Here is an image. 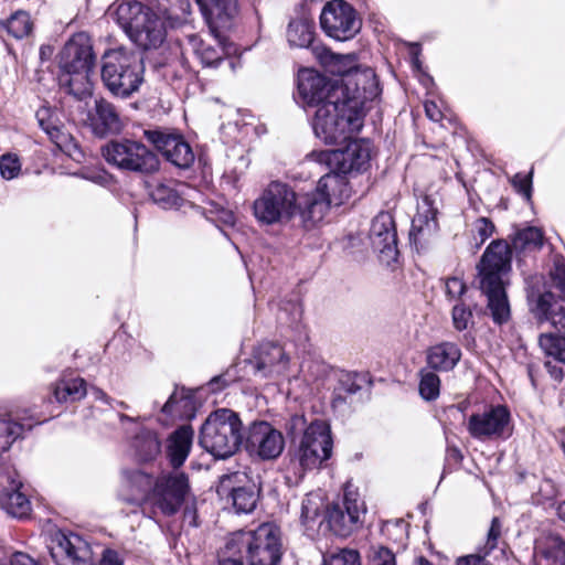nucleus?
<instances>
[{"label": "nucleus", "instance_id": "f257e3e1", "mask_svg": "<svg viewBox=\"0 0 565 565\" xmlns=\"http://www.w3.org/2000/svg\"><path fill=\"white\" fill-rule=\"evenodd\" d=\"M354 86L343 95H331L315 113L312 128L315 135L327 145L348 140L363 127L366 103L380 94L379 83L373 71L355 73Z\"/></svg>", "mask_w": 565, "mask_h": 565}, {"label": "nucleus", "instance_id": "f03ea898", "mask_svg": "<svg viewBox=\"0 0 565 565\" xmlns=\"http://www.w3.org/2000/svg\"><path fill=\"white\" fill-rule=\"evenodd\" d=\"M327 203L315 195H298L287 183L271 181L252 205L253 215L260 226L298 223L306 230L322 221Z\"/></svg>", "mask_w": 565, "mask_h": 565}, {"label": "nucleus", "instance_id": "7ed1b4c3", "mask_svg": "<svg viewBox=\"0 0 565 565\" xmlns=\"http://www.w3.org/2000/svg\"><path fill=\"white\" fill-rule=\"evenodd\" d=\"M212 33L211 40H203L196 34L186 36L189 49L203 66L217 67L228 55V49L221 35L223 30L232 26L237 13V0H195Z\"/></svg>", "mask_w": 565, "mask_h": 565}, {"label": "nucleus", "instance_id": "20e7f679", "mask_svg": "<svg viewBox=\"0 0 565 565\" xmlns=\"http://www.w3.org/2000/svg\"><path fill=\"white\" fill-rule=\"evenodd\" d=\"M286 431L295 446L294 459L302 470L318 469L331 458L333 438L328 422L308 423L303 415H294L286 424Z\"/></svg>", "mask_w": 565, "mask_h": 565}, {"label": "nucleus", "instance_id": "39448f33", "mask_svg": "<svg viewBox=\"0 0 565 565\" xmlns=\"http://www.w3.org/2000/svg\"><path fill=\"white\" fill-rule=\"evenodd\" d=\"M480 287L488 298V308L495 323L510 318V306L505 292L504 276L511 269V249L507 242L494 241L482 255L478 266Z\"/></svg>", "mask_w": 565, "mask_h": 565}, {"label": "nucleus", "instance_id": "423d86ee", "mask_svg": "<svg viewBox=\"0 0 565 565\" xmlns=\"http://www.w3.org/2000/svg\"><path fill=\"white\" fill-rule=\"evenodd\" d=\"M225 555L244 557L248 565H279L282 556L281 531L269 522L254 531H237L227 537Z\"/></svg>", "mask_w": 565, "mask_h": 565}, {"label": "nucleus", "instance_id": "0eeeda50", "mask_svg": "<svg viewBox=\"0 0 565 565\" xmlns=\"http://www.w3.org/2000/svg\"><path fill=\"white\" fill-rule=\"evenodd\" d=\"M243 424L235 412L218 408L201 426L199 444L215 458L233 456L243 444Z\"/></svg>", "mask_w": 565, "mask_h": 565}, {"label": "nucleus", "instance_id": "6e6552de", "mask_svg": "<svg viewBox=\"0 0 565 565\" xmlns=\"http://www.w3.org/2000/svg\"><path fill=\"white\" fill-rule=\"evenodd\" d=\"M94 64L95 55L90 39L85 33L74 35L61 53L60 86L68 94L83 98L89 94L88 74Z\"/></svg>", "mask_w": 565, "mask_h": 565}, {"label": "nucleus", "instance_id": "1a4fd4ad", "mask_svg": "<svg viewBox=\"0 0 565 565\" xmlns=\"http://www.w3.org/2000/svg\"><path fill=\"white\" fill-rule=\"evenodd\" d=\"M143 63L134 52L116 49L103 56L102 79L115 96L129 97L143 82Z\"/></svg>", "mask_w": 565, "mask_h": 565}, {"label": "nucleus", "instance_id": "9d476101", "mask_svg": "<svg viewBox=\"0 0 565 565\" xmlns=\"http://www.w3.org/2000/svg\"><path fill=\"white\" fill-rule=\"evenodd\" d=\"M108 164L121 172L151 175L159 171L158 156L142 142L131 139L111 140L102 147Z\"/></svg>", "mask_w": 565, "mask_h": 565}, {"label": "nucleus", "instance_id": "9b49d317", "mask_svg": "<svg viewBox=\"0 0 565 565\" xmlns=\"http://www.w3.org/2000/svg\"><path fill=\"white\" fill-rule=\"evenodd\" d=\"M557 286L562 290V297L557 299L548 291L540 295L535 306V315L541 321H550L561 334L559 337L553 333L541 334L539 339L540 348L545 354H552L565 362V271L563 275H558Z\"/></svg>", "mask_w": 565, "mask_h": 565}, {"label": "nucleus", "instance_id": "f8f14e48", "mask_svg": "<svg viewBox=\"0 0 565 565\" xmlns=\"http://www.w3.org/2000/svg\"><path fill=\"white\" fill-rule=\"evenodd\" d=\"M191 497L188 476L184 472L173 471L161 473L156 479L148 498L154 512L172 516Z\"/></svg>", "mask_w": 565, "mask_h": 565}, {"label": "nucleus", "instance_id": "ddd939ff", "mask_svg": "<svg viewBox=\"0 0 565 565\" xmlns=\"http://www.w3.org/2000/svg\"><path fill=\"white\" fill-rule=\"evenodd\" d=\"M320 26L329 38L337 41H349L360 32L362 20L349 2L331 0L322 8Z\"/></svg>", "mask_w": 565, "mask_h": 565}, {"label": "nucleus", "instance_id": "4468645a", "mask_svg": "<svg viewBox=\"0 0 565 565\" xmlns=\"http://www.w3.org/2000/svg\"><path fill=\"white\" fill-rule=\"evenodd\" d=\"M353 78L355 74L348 78L345 85H339V81L329 79L312 70H302L298 74V98L303 106L318 109L322 104H327L331 95H343V92L351 90L355 82Z\"/></svg>", "mask_w": 565, "mask_h": 565}, {"label": "nucleus", "instance_id": "2eb2a0df", "mask_svg": "<svg viewBox=\"0 0 565 565\" xmlns=\"http://www.w3.org/2000/svg\"><path fill=\"white\" fill-rule=\"evenodd\" d=\"M467 429L478 440L505 439L512 433L511 414L503 405H490L470 415Z\"/></svg>", "mask_w": 565, "mask_h": 565}, {"label": "nucleus", "instance_id": "dca6fc26", "mask_svg": "<svg viewBox=\"0 0 565 565\" xmlns=\"http://www.w3.org/2000/svg\"><path fill=\"white\" fill-rule=\"evenodd\" d=\"M347 141L349 142L344 148L326 150L311 156H317L319 162H324L330 169L342 173L365 171L372 157L371 142L365 139L350 138Z\"/></svg>", "mask_w": 565, "mask_h": 565}, {"label": "nucleus", "instance_id": "f3484780", "mask_svg": "<svg viewBox=\"0 0 565 565\" xmlns=\"http://www.w3.org/2000/svg\"><path fill=\"white\" fill-rule=\"evenodd\" d=\"M143 137L175 167L188 169L194 162V152L181 135L148 129L143 131Z\"/></svg>", "mask_w": 565, "mask_h": 565}, {"label": "nucleus", "instance_id": "a211bd4d", "mask_svg": "<svg viewBox=\"0 0 565 565\" xmlns=\"http://www.w3.org/2000/svg\"><path fill=\"white\" fill-rule=\"evenodd\" d=\"M364 512V503L358 492L345 489L342 502L334 503L328 511L330 529L337 535L347 537L358 527Z\"/></svg>", "mask_w": 565, "mask_h": 565}, {"label": "nucleus", "instance_id": "6ab92c4d", "mask_svg": "<svg viewBox=\"0 0 565 565\" xmlns=\"http://www.w3.org/2000/svg\"><path fill=\"white\" fill-rule=\"evenodd\" d=\"M246 449L263 460L278 458L285 448L282 434L266 422L253 423L245 443Z\"/></svg>", "mask_w": 565, "mask_h": 565}, {"label": "nucleus", "instance_id": "aec40b11", "mask_svg": "<svg viewBox=\"0 0 565 565\" xmlns=\"http://www.w3.org/2000/svg\"><path fill=\"white\" fill-rule=\"evenodd\" d=\"M370 241L382 263L390 265L397 259V233L390 212H380L372 220Z\"/></svg>", "mask_w": 565, "mask_h": 565}, {"label": "nucleus", "instance_id": "412c9836", "mask_svg": "<svg viewBox=\"0 0 565 565\" xmlns=\"http://www.w3.org/2000/svg\"><path fill=\"white\" fill-rule=\"evenodd\" d=\"M221 490L230 491L228 497L236 513L253 512L260 492L257 483L249 479L245 472H234L230 476H224L221 481Z\"/></svg>", "mask_w": 565, "mask_h": 565}, {"label": "nucleus", "instance_id": "4be33fe9", "mask_svg": "<svg viewBox=\"0 0 565 565\" xmlns=\"http://www.w3.org/2000/svg\"><path fill=\"white\" fill-rule=\"evenodd\" d=\"M51 556L57 565H79L92 561V548L76 533L60 534L51 547Z\"/></svg>", "mask_w": 565, "mask_h": 565}, {"label": "nucleus", "instance_id": "5701e85b", "mask_svg": "<svg viewBox=\"0 0 565 565\" xmlns=\"http://www.w3.org/2000/svg\"><path fill=\"white\" fill-rule=\"evenodd\" d=\"M347 174L348 173H342L338 170L331 169L329 173H326L320 178L316 191L303 194L315 195L317 200H322L327 203V207L322 213V218L326 216L332 203L340 205L345 200L350 199L352 190L348 182Z\"/></svg>", "mask_w": 565, "mask_h": 565}, {"label": "nucleus", "instance_id": "b1692460", "mask_svg": "<svg viewBox=\"0 0 565 565\" xmlns=\"http://www.w3.org/2000/svg\"><path fill=\"white\" fill-rule=\"evenodd\" d=\"M253 364L256 373L264 377H274L287 371L289 356L280 344L264 342L255 351Z\"/></svg>", "mask_w": 565, "mask_h": 565}, {"label": "nucleus", "instance_id": "393cba45", "mask_svg": "<svg viewBox=\"0 0 565 565\" xmlns=\"http://www.w3.org/2000/svg\"><path fill=\"white\" fill-rule=\"evenodd\" d=\"M87 122L97 137L116 135L124 128V121L117 108L103 98L95 100L94 108L88 113Z\"/></svg>", "mask_w": 565, "mask_h": 565}, {"label": "nucleus", "instance_id": "a878e982", "mask_svg": "<svg viewBox=\"0 0 565 565\" xmlns=\"http://www.w3.org/2000/svg\"><path fill=\"white\" fill-rule=\"evenodd\" d=\"M166 34L163 20L148 10L145 19L139 21L129 38L140 47L149 50L159 47L163 43Z\"/></svg>", "mask_w": 565, "mask_h": 565}, {"label": "nucleus", "instance_id": "bb28decb", "mask_svg": "<svg viewBox=\"0 0 565 565\" xmlns=\"http://www.w3.org/2000/svg\"><path fill=\"white\" fill-rule=\"evenodd\" d=\"M152 486L151 476L141 470L125 472V486L119 493L122 502L138 508L147 498Z\"/></svg>", "mask_w": 565, "mask_h": 565}, {"label": "nucleus", "instance_id": "cd10ccee", "mask_svg": "<svg viewBox=\"0 0 565 565\" xmlns=\"http://www.w3.org/2000/svg\"><path fill=\"white\" fill-rule=\"evenodd\" d=\"M461 359V350L455 342L443 341L427 349L426 363L437 372H449Z\"/></svg>", "mask_w": 565, "mask_h": 565}, {"label": "nucleus", "instance_id": "c85d7f7f", "mask_svg": "<svg viewBox=\"0 0 565 565\" xmlns=\"http://www.w3.org/2000/svg\"><path fill=\"white\" fill-rule=\"evenodd\" d=\"M318 56L329 73L342 77V79L339 81V85H345L348 78L358 72L372 71L367 67L360 68L355 54L342 55L335 54L328 49H322L321 52L318 53Z\"/></svg>", "mask_w": 565, "mask_h": 565}, {"label": "nucleus", "instance_id": "c756f323", "mask_svg": "<svg viewBox=\"0 0 565 565\" xmlns=\"http://www.w3.org/2000/svg\"><path fill=\"white\" fill-rule=\"evenodd\" d=\"M148 8L138 1H119L108 9V17L113 19L128 35L138 26L148 12Z\"/></svg>", "mask_w": 565, "mask_h": 565}, {"label": "nucleus", "instance_id": "7c9ffc66", "mask_svg": "<svg viewBox=\"0 0 565 565\" xmlns=\"http://www.w3.org/2000/svg\"><path fill=\"white\" fill-rule=\"evenodd\" d=\"M436 214V210L430 206L427 199L424 200L423 205L418 206L409 232L411 241L415 245L427 242L438 231Z\"/></svg>", "mask_w": 565, "mask_h": 565}, {"label": "nucleus", "instance_id": "2f4dec72", "mask_svg": "<svg viewBox=\"0 0 565 565\" xmlns=\"http://www.w3.org/2000/svg\"><path fill=\"white\" fill-rule=\"evenodd\" d=\"M194 431L191 426L183 425L174 430L167 439V458L170 465L177 469L186 460L193 440Z\"/></svg>", "mask_w": 565, "mask_h": 565}, {"label": "nucleus", "instance_id": "473e14b6", "mask_svg": "<svg viewBox=\"0 0 565 565\" xmlns=\"http://www.w3.org/2000/svg\"><path fill=\"white\" fill-rule=\"evenodd\" d=\"M22 483L12 481V489L6 490L0 494V507L4 509L8 514L22 519L28 516L31 512V503L25 493L21 491Z\"/></svg>", "mask_w": 565, "mask_h": 565}, {"label": "nucleus", "instance_id": "72a5a7b5", "mask_svg": "<svg viewBox=\"0 0 565 565\" xmlns=\"http://www.w3.org/2000/svg\"><path fill=\"white\" fill-rule=\"evenodd\" d=\"M52 393L57 403H66L82 399L87 391L83 379L63 377L53 385Z\"/></svg>", "mask_w": 565, "mask_h": 565}, {"label": "nucleus", "instance_id": "f704fd0d", "mask_svg": "<svg viewBox=\"0 0 565 565\" xmlns=\"http://www.w3.org/2000/svg\"><path fill=\"white\" fill-rule=\"evenodd\" d=\"M132 447L139 460L150 461L160 454L161 441L154 431L142 429L135 436Z\"/></svg>", "mask_w": 565, "mask_h": 565}, {"label": "nucleus", "instance_id": "c9c22d12", "mask_svg": "<svg viewBox=\"0 0 565 565\" xmlns=\"http://www.w3.org/2000/svg\"><path fill=\"white\" fill-rule=\"evenodd\" d=\"M315 23L307 18L290 21L287 29V40L291 46L308 47L313 41Z\"/></svg>", "mask_w": 565, "mask_h": 565}, {"label": "nucleus", "instance_id": "e433bc0d", "mask_svg": "<svg viewBox=\"0 0 565 565\" xmlns=\"http://www.w3.org/2000/svg\"><path fill=\"white\" fill-rule=\"evenodd\" d=\"M3 28L15 39H23L32 31L33 24L29 13L18 11L12 14L6 22L1 23Z\"/></svg>", "mask_w": 565, "mask_h": 565}, {"label": "nucleus", "instance_id": "4c0bfd02", "mask_svg": "<svg viewBox=\"0 0 565 565\" xmlns=\"http://www.w3.org/2000/svg\"><path fill=\"white\" fill-rule=\"evenodd\" d=\"M543 245V234L537 227H526L519 231L513 238V247L521 250L540 249Z\"/></svg>", "mask_w": 565, "mask_h": 565}, {"label": "nucleus", "instance_id": "58836bf2", "mask_svg": "<svg viewBox=\"0 0 565 565\" xmlns=\"http://www.w3.org/2000/svg\"><path fill=\"white\" fill-rule=\"evenodd\" d=\"M436 372L429 367L423 369L419 372V394L426 401H434L439 396L440 379Z\"/></svg>", "mask_w": 565, "mask_h": 565}, {"label": "nucleus", "instance_id": "ea45409f", "mask_svg": "<svg viewBox=\"0 0 565 565\" xmlns=\"http://www.w3.org/2000/svg\"><path fill=\"white\" fill-rule=\"evenodd\" d=\"M23 430L24 426L22 424L0 418V454L7 451L22 436Z\"/></svg>", "mask_w": 565, "mask_h": 565}, {"label": "nucleus", "instance_id": "a19ab883", "mask_svg": "<svg viewBox=\"0 0 565 565\" xmlns=\"http://www.w3.org/2000/svg\"><path fill=\"white\" fill-rule=\"evenodd\" d=\"M46 111H39L36 114L40 127L46 132L50 139L60 148L63 149L72 141L70 134L65 132L61 127L53 125L45 120L44 115Z\"/></svg>", "mask_w": 565, "mask_h": 565}, {"label": "nucleus", "instance_id": "79ce46f5", "mask_svg": "<svg viewBox=\"0 0 565 565\" xmlns=\"http://www.w3.org/2000/svg\"><path fill=\"white\" fill-rule=\"evenodd\" d=\"M321 565H361V556L356 550L341 548L324 554Z\"/></svg>", "mask_w": 565, "mask_h": 565}, {"label": "nucleus", "instance_id": "37998d69", "mask_svg": "<svg viewBox=\"0 0 565 565\" xmlns=\"http://www.w3.org/2000/svg\"><path fill=\"white\" fill-rule=\"evenodd\" d=\"M151 198L154 203L163 209L173 207L179 204L180 196L178 193L166 184H158L151 191Z\"/></svg>", "mask_w": 565, "mask_h": 565}, {"label": "nucleus", "instance_id": "c03bdc74", "mask_svg": "<svg viewBox=\"0 0 565 565\" xmlns=\"http://www.w3.org/2000/svg\"><path fill=\"white\" fill-rule=\"evenodd\" d=\"M22 162L15 153H4L0 157V174L6 180H12L20 175Z\"/></svg>", "mask_w": 565, "mask_h": 565}, {"label": "nucleus", "instance_id": "a18cd8bd", "mask_svg": "<svg viewBox=\"0 0 565 565\" xmlns=\"http://www.w3.org/2000/svg\"><path fill=\"white\" fill-rule=\"evenodd\" d=\"M502 534V523L499 518H493L490 527L487 533V541L482 548L479 550L480 556L486 559V556L499 546V542Z\"/></svg>", "mask_w": 565, "mask_h": 565}, {"label": "nucleus", "instance_id": "49530a36", "mask_svg": "<svg viewBox=\"0 0 565 565\" xmlns=\"http://www.w3.org/2000/svg\"><path fill=\"white\" fill-rule=\"evenodd\" d=\"M361 386L355 382V380L351 375L343 376L339 386L334 391L333 397V406H337L339 403L345 402L347 395L355 394Z\"/></svg>", "mask_w": 565, "mask_h": 565}, {"label": "nucleus", "instance_id": "de8ad7c7", "mask_svg": "<svg viewBox=\"0 0 565 565\" xmlns=\"http://www.w3.org/2000/svg\"><path fill=\"white\" fill-rule=\"evenodd\" d=\"M452 324L457 331L467 330L472 322V312L469 307L462 302H458L452 308Z\"/></svg>", "mask_w": 565, "mask_h": 565}, {"label": "nucleus", "instance_id": "09e8293b", "mask_svg": "<svg viewBox=\"0 0 565 565\" xmlns=\"http://www.w3.org/2000/svg\"><path fill=\"white\" fill-rule=\"evenodd\" d=\"M321 510V503L318 497L307 495L301 503V513L300 518L303 524H308L311 521H315Z\"/></svg>", "mask_w": 565, "mask_h": 565}, {"label": "nucleus", "instance_id": "8fccbe9b", "mask_svg": "<svg viewBox=\"0 0 565 565\" xmlns=\"http://www.w3.org/2000/svg\"><path fill=\"white\" fill-rule=\"evenodd\" d=\"M532 174L533 171H530L529 174L516 173L511 179L513 188L527 201H530L532 195Z\"/></svg>", "mask_w": 565, "mask_h": 565}, {"label": "nucleus", "instance_id": "3c124183", "mask_svg": "<svg viewBox=\"0 0 565 565\" xmlns=\"http://www.w3.org/2000/svg\"><path fill=\"white\" fill-rule=\"evenodd\" d=\"M477 236L479 237L478 246L482 245L494 233L493 223L487 217H479L473 224Z\"/></svg>", "mask_w": 565, "mask_h": 565}, {"label": "nucleus", "instance_id": "603ef678", "mask_svg": "<svg viewBox=\"0 0 565 565\" xmlns=\"http://www.w3.org/2000/svg\"><path fill=\"white\" fill-rule=\"evenodd\" d=\"M372 565H396L395 555L384 546L374 548L371 558Z\"/></svg>", "mask_w": 565, "mask_h": 565}, {"label": "nucleus", "instance_id": "864d4df0", "mask_svg": "<svg viewBox=\"0 0 565 565\" xmlns=\"http://www.w3.org/2000/svg\"><path fill=\"white\" fill-rule=\"evenodd\" d=\"M547 360L545 361V367L550 373L551 377L555 381H562L564 377L563 366L565 365L564 361L558 360L556 356L552 354H545Z\"/></svg>", "mask_w": 565, "mask_h": 565}, {"label": "nucleus", "instance_id": "5fc2aeb1", "mask_svg": "<svg viewBox=\"0 0 565 565\" xmlns=\"http://www.w3.org/2000/svg\"><path fill=\"white\" fill-rule=\"evenodd\" d=\"M0 565H42V564L25 553L15 552L8 558L1 561Z\"/></svg>", "mask_w": 565, "mask_h": 565}, {"label": "nucleus", "instance_id": "6e6d98bb", "mask_svg": "<svg viewBox=\"0 0 565 565\" xmlns=\"http://www.w3.org/2000/svg\"><path fill=\"white\" fill-rule=\"evenodd\" d=\"M466 291L465 282L458 277H451L446 281V292L450 299H459Z\"/></svg>", "mask_w": 565, "mask_h": 565}, {"label": "nucleus", "instance_id": "4d7b16f0", "mask_svg": "<svg viewBox=\"0 0 565 565\" xmlns=\"http://www.w3.org/2000/svg\"><path fill=\"white\" fill-rule=\"evenodd\" d=\"M184 511H183V522L188 524L191 527H198L200 525L196 508H195V500L192 499V502L189 501L184 503Z\"/></svg>", "mask_w": 565, "mask_h": 565}, {"label": "nucleus", "instance_id": "13d9d810", "mask_svg": "<svg viewBox=\"0 0 565 565\" xmlns=\"http://www.w3.org/2000/svg\"><path fill=\"white\" fill-rule=\"evenodd\" d=\"M100 565H124V559L117 551L106 548L103 551Z\"/></svg>", "mask_w": 565, "mask_h": 565}, {"label": "nucleus", "instance_id": "bf43d9fd", "mask_svg": "<svg viewBox=\"0 0 565 565\" xmlns=\"http://www.w3.org/2000/svg\"><path fill=\"white\" fill-rule=\"evenodd\" d=\"M425 111L427 117L433 121H439L443 118V114L436 103L434 102H426L425 103Z\"/></svg>", "mask_w": 565, "mask_h": 565}, {"label": "nucleus", "instance_id": "052dcab7", "mask_svg": "<svg viewBox=\"0 0 565 565\" xmlns=\"http://www.w3.org/2000/svg\"><path fill=\"white\" fill-rule=\"evenodd\" d=\"M457 565H491L480 555H468L457 561Z\"/></svg>", "mask_w": 565, "mask_h": 565}, {"label": "nucleus", "instance_id": "680f3d73", "mask_svg": "<svg viewBox=\"0 0 565 565\" xmlns=\"http://www.w3.org/2000/svg\"><path fill=\"white\" fill-rule=\"evenodd\" d=\"M218 565H243V561L238 556L225 555V547L222 550V555Z\"/></svg>", "mask_w": 565, "mask_h": 565}, {"label": "nucleus", "instance_id": "e2e57ef3", "mask_svg": "<svg viewBox=\"0 0 565 565\" xmlns=\"http://www.w3.org/2000/svg\"><path fill=\"white\" fill-rule=\"evenodd\" d=\"M220 221L225 225L233 226L235 224V215L231 211L222 210L220 212Z\"/></svg>", "mask_w": 565, "mask_h": 565}, {"label": "nucleus", "instance_id": "0e129e2a", "mask_svg": "<svg viewBox=\"0 0 565 565\" xmlns=\"http://www.w3.org/2000/svg\"><path fill=\"white\" fill-rule=\"evenodd\" d=\"M92 394L94 395V397L96 399L104 401L107 404L110 403V398L107 396V394L104 391L99 390V388L94 387L92 390Z\"/></svg>", "mask_w": 565, "mask_h": 565}, {"label": "nucleus", "instance_id": "69168bd1", "mask_svg": "<svg viewBox=\"0 0 565 565\" xmlns=\"http://www.w3.org/2000/svg\"><path fill=\"white\" fill-rule=\"evenodd\" d=\"M175 395L172 394L162 407V412L166 414L172 413V405L174 403Z\"/></svg>", "mask_w": 565, "mask_h": 565}, {"label": "nucleus", "instance_id": "338daca9", "mask_svg": "<svg viewBox=\"0 0 565 565\" xmlns=\"http://www.w3.org/2000/svg\"><path fill=\"white\" fill-rule=\"evenodd\" d=\"M557 515L565 521V501L561 502L557 507Z\"/></svg>", "mask_w": 565, "mask_h": 565}, {"label": "nucleus", "instance_id": "774afa93", "mask_svg": "<svg viewBox=\"0 0 565 565\" xmlns=\"http://www.w3.org/2000/svg\"><path fill=\"white\" fill-rule=\"evenodd\" d=\"M416 565H433V564L429 563L426 558L419 557L416 559Z\"/></svg>", "mask_w": 565, "mask_h": 565}]
</instances>
